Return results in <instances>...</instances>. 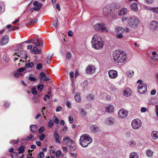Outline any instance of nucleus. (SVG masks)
<instances>
[{
	"mask_svg": "<svg viewBox=\"0 0 158 158\" xmlns=\"http://www.w3.org/2000/svg\"><path fill=\"white\" fill-rule=\"evenodd\" d=\"M154 152L150 149H148L146 151L147 156L149 157H151L153 155Z\"/></svg>",
	"mask_w": 158,
	"mask_h": 158,
	"instance_id": "nucleus-31",
	"label": "nucleus"
},
{
	"mask_svg": "<svg viewBox=\"0 0 158 158\" xmlns=\"http://www.w3.org/2000/svg\"><path fill=\"white\" fill-rule=\"evenodd\" d=\"M114 111L113 106L111 105H109V113L113 112Z\"/></svg>",
	"mask_w": 158,
	"mask_h": 158,
	"instance_id": "nucleus-42",
	"label": "nucleus"
},
{
	"mask_svg": "<svg viewBox=\"0 0 158 158\" xmlns=\"http://www.w3.org/2000/svg\"><path fill=\"white\" fill-rule=\"evenodd\" d=\"M127 12V9L126 8H123L120 9L118 12V15L120 16H122L125 15Z\"/></svg>",
	"mask_w": 158,
	"mask_h": 158,
	"instance_id": "nucleus-16",
	"label": "nucleus"
},
{
	"mask_svg": "<svg viewBox=\"0 0 158 158\" xmlns=\"http://www.w3.org/2000/svg\"><path fill=\"white\" fill-rule=\"evenodd\" d=\"M33 137V135L31 134H30L26 138H23L20 141L21 143H23L24 141H29Z\"/></svg>",
	"mask_w": 158,
	"mask_h": 158,
	"instance_id": "nucleus-26",
	"label": "nucleus"
},
{
	"mask_svg": "<svg viewBox=\"0 0 158 158\" xmlns=\"http://www.w3.org/2000/svg\"><path fill=\"white\" fill-rule=\"evenodd\" d=\"M30 128L31 132L35 133L37 130V126L36 125H31Z\"/></svg>",
	"mask_w": 158,
	"mask_h": 158,
	"instance_id": "nucleus-24",
	"label": "nucleus"
},
{
	"mask_svg": "<svg viewBox=\"0 0 158 158\" xmlns=\"http://www.w3.org/2000/svg\"><path fill=\"white\" fill-rule=\"evenodd\" d=\"M151 136L153 139H157L158 138V132L156 131H153L152 133Z\"/></svg>",
	"mask_w": 158,
	"mask_h": 158,
	"instance_id": "nucleus-25",
	"label": "nucleus"
},
{
	"mask_svg": "<svg viewBox=\"0 0 158 158\" xmlns=\"http://www.w3.org/2000/svg\"><path fill=\"white\" fill-rule=\"evenodd\" d=\"M72 56V55L70 52H68L66 55V58L68 60H70Z\"/></svg>",
	"mask_w": 158,
	"mask_h": 158,
	"instance_id": "nucleus-47",
	"label": "nucleus"
},
{
	"mask_svg": "<svg viewBox=\"0 0 158 158\" xmlns=\"http://www.w3.org/2000/svg\"><path fill=\"white\" fill-rule=\"evenodd\" d=\"M94 28L95 30L98 31L107 32L108 30L105 26V25L103 23H98L96 24Z\"/></svg>",
	"mask_w": 158,
	"mask_h": 158,
	"instance_id": "nucleus-4",
	"label": "nucleus"
},
{
	"mask_svg": "<svg viewBox=\"0 0 158 158\" xmlns=\"http://www.w3.org/2000/svg\"><path fill=\"white\" fill-rule=\"evenodd\" d=\"M80 110V113L81 114V115H83V116L85 117L86 114L87 113L83 109H81Z\"/></svg>",
	"mask_w": 158,
	"mask_h": 158,
	"instance_id": "nucleus-36",
	"label": "nucleus"
},
{
	"mask_svg": "<svg viewBox=\"0 0 158 158\" xmlns=\"http://www.w3.org/2000/svg\"><path fill=\"white\" fill-rule=\"evenodd\" d=\"M158 23L156 21H153L150 23V27L152 29H156L157 28Z\"/></svg>",
	"mask_w": 158,
	"mask_h": 158,
	"instance_id": "nucleus-17",
	"label": "nucleus"
},
{
	"mask_svg": "<svg viewBox=\"0 0 158 158\" xmlns=\"http://www.w3.org/2000/svg\"><path fill=\"white\" fill-rule=\"evenodd\" d=\"M73 142V141L71 139L69 140V141H68L67 142H66V144H64L65 145H67L73 148V150H75L76 149V147H74V146H72V143Z\"/></svg>",
	"mask_w": 158,
	"mask_h": 158,
	"instance_id": "nucleus-27",
	"label": "nucleus"
},
{
	"mask_svg": "<svg viewBox=\"0 0 158 158\" xmlns=\"http://www.w3.org/2000/svg\"><path fill=\"white\" fill-rule=\"evenodd\" d=\"M134 72L132 70H130L127 72V73L128 77H131L134 74Z\"/></svg>",
	"mask_w": 158,
	"mask_h": 158,
	"instance_id": "nucleus-34",
	"label": "nucleus"
},
{
	"mask_svg": "<svg viewBox=\"0 0 158 158\" xmlns=\"http://www.w3.org/2000/svg\"><path fill=\"white\" fill-rule=\"evenodd\" d=\"M29 80L31 81H35L36 80V79L33 77L30 76L29 77Z\"/></svg>",
	"mask_w": 158,
	"mask_h": 158,
	"instance_id": "nucleus-58",
	"label": "nucleus"
},
{
	"mask_svg": "<svg viewBox=\"0 0 158 158\" xmlns=\"http://www.w3.org/2000/svg\"><path fill=\"white\" fill-rule=\"evenodd\" d=\"M103 15L107 17L109 15V9L108 6L104 7L102 10Z\"/></svg>",
	"mask_w": 158,
	"mask_h": 158,
	"instance_id": "nucleus-20",
	"label": "nucleus"
},
{
	"mask_svg": "<svg viewBox=\"0 0 158 158\" xmlns=\"http://www.w3.org/2000/svg\"><path fill=\"white\" fill-rule=\"evenodd\" d=\"M95 70V68L94 66L89 65L87 67L86 69V72L87 73L90 74L93 73Z\"/></svg>",
	"mask_w": 158,
	"mask_h": 158,
	"instance_id": "nucleus-11",
	"label": "nucleus"
},
{
	"mask_svg": "<svg viewBox=\"0 0 158 158\" xmlns=\"http://www.w3.org/2000/svg\"><path fill=\"white\" fill-rule=\"evenodd\" d=\"M114 123V119L112 118H109V124H113Z\"/></svg>",
	"mask_w": 158,
	"mask_h": 158,
	"instance_id": "nucleus-51",
	"label": "nucleus"
},
{
	"mask_svg": "<svg viewBox=\"0 0 158 158\" xmlns=\"http://www.w3.org/2000/svg\"><path fill=\"white\" fill-rule=\"evenodd\" d=\"M18 140H12L10 141V143L13 144L14 145L15 144H16V143H18Z\"/></svg>",
	"mask_w": 158,
	"mask_h": 158,
	"instance_id": "nucleus-60",
	"label": "nucleus"
},
{
	"mask_svg": "<svg viewBox=\"0 0 158 158\" xmlns=\"http://www.w3.org/2000/svg\"><path fill=\"white\" fill-rule=\"evenodd\" d=\"M147 90V86L144 84H139L138 86V92L140 94L145 93Z\"/></svg>",
	"mask_w": 158,
	"mask_h": 158,
	"instance_id": "nucleus-7",
	"label": "nucleus"
},
{
	"mask_svg": "<svg viewBox=\"0 0 158 158\" xmlns=\"http://www.w3.org/2000/svg\"><path fill=\"white\" fill-rule=\"evenodd\" d=\"M44 130V128L43 126L41 127L39 130V133L41 134H42Z\"/></svg>",
	"mask_w": 158,
	"mask_h": 158,
	"instance_id": "nucleus-46",
	"label": "nucleus"
},
{
	"mask_svg": "<svg viewBox=\"0 0 158 158\" xmlns=\"http://www.w3.org/2000/svg\"><path fill=\"white\" fill-rule=\"evenodd\" d=\"M139 24V20L136 17L132 16L128 19L127 25L131 28L135 29Z\"/></svg>",
	"mask_w": 158,
	"mask_h": 158,
	"instance_id": "nucleus-3",
	"label": "nucleus"
},
{
	"mask_svg": "<svg viewBox=\"0 0 158 158\" xmlns=\"http://www.w3.org/2000/svg\"><path fill=\"white\" fill-rule=\"evenodd\" d=\"M127 59V56L125 54H123L122 52L120 54L117 62L118 63H123Z\"/></svg>",
	"mask_w": 158,
	"mask_h": 158,
	"instance_id": "nucleus-12",
	"label": "nucleus"
},
{
	"mask_svg": "<svg viewBox=\"0 0 158 158\" xmlns=\"http://www.w3.org/2000/svg\"><path fill=\"white\" fill-rule=\"evenodd\" d=\"M61 153V151L60 150H58L56 152V156L59 157L60 156Z\"/></svg>",
	"mask_w": 158,
	"mask_h": 158,
	"instance_id": "nucleus-57",
	"label": "nucleus"
},
{
	"mask_svg": "<svg viewBox=\"0 0 158 158\" xmlns=\"http://www.w3.org/2000/svg\"><path fill=\"white\" fill-rule=\"evenodd\" d=\"M74 98L77 102H80L81 99L79 93L77 92L76 93Z\"/></svg>",
	"mask_w": 158,
	"mask_h": 158,
	"instance_id": "nucleus-32",
	"label": "nucleus"
},
{
	"mask_svg": "<svg viewBox=\"0 0 158 158\" xmlns=\"http://www.w3.org/2000/svg\"><path fill=\"white\" fill-rule=\"evenodd\" d=\"M25 147L23 146H21L19 148V151L18 153H22L24 152L25 151L24 149Z\"/></svg>",
	"mask_w": 158,
	"mask_h": 158,
	"instance_id": "nucleus-35",
	"label": "nucleus"
},
{
	"mask_svg": "<svg viewBox=\"0 0 158 158\" xmlns=\"http://www.w3.org/2000/svg\"><path fill=\"white\" fill-rule=\"evenodd\" d=\"M9 37L7 35H5L2 37L0 41L1 45H4L7 43L9 41Z\"/></svg>",
	"mask_w": 158,
	"mask_h": 158,
	"instance_id": "nucleus-14",
	"label": "nucleus"
},
{
	"mask_svg": "<svg viewBox=\"0 0 158 158\" xmlns=\"http://www.w3.org/2000/svg\"><path fill=\"white\" fill-rule=\"evenodd\" d=\"M90 129L92 131L94 132H97L99 130L98 126L96 125H93L90 127Z\"/></svg>",
	"mask_w": 158,
	"mask_h": 158,
	"instance_id": "nucleus-21",
	"label": "nucleus"
},
{
	"mask_svg": "<svg viewBox=\"0 0 158 158\" xmlns=\"http://www.w3.org/2000/svg\"><path fill=\"white\" fill-rule=\"evenodd\" d=\"M123 35L121 33L116 35V37L118 39H121L123 37Z\"/></svg>",
	"mask_w": 158,
	"mask_h": 158,
	"instance_id": "nucleus-59",
	"label": "nucleus"
},
{
	"mask_svg": "<svg viewBox=\"0 0 158 158\" xmlns=\"http://www.w3.org/2000/svg\"><path fill=\"white\" fill-rule=\"evenodd\" d=\"M69 140H71L69 137L67 136L63 138V141L64 144H66V142L68 141H69Z\"/></svg>",
	"mask_w": 158,
	"mask_h": 158,
	"instance_id": "nucleus-45",
	"label": "nucleus"
},
{
	"mask_svg": "<svg viewBox=\"0 0 158 158\" xmlns=\"http://www.w3.org/2000/svg\"><path fill=\"white\" fill-rule=\"evenodd\" d=\"M111 12L112 13V14L111 15V18L113 20L116 19H117V16L116 14L114 13L115 12L112 11Z\"/></svg>",
	"mask_w": 158,
	"mask_h": 158,
	"instance_id": "nucleus-40",
	"label": "nucleus"
},
{
	"mask_svg": "<svg viewBox=\"0 0 158 158\" xmlns=\"http://www.w3.org/2000/svg\"><path fill=\"white\" fill-rule=\"evenodd\" d=\"M131 90L128 88H126L123 92V94L125 96H130L131 95Z\"/></svg>",
	"mask_w": 158,
	"mask_h": 158,
	"instance_id": "nucleus-18",
	"label": "nucleus"
},
{
	"mask_svg": "<svg viewBox=\"0 0 158 158\" xmlns=\"http://www.w3.org/2000/svg\"><path fill=\"white\" fill-rule=\"evenodd\" d=\"M2 59L4 61L6 62H8L9 60V58L6 56H3Z\"/></svg>",
	"mask_w": 158,
	"mask_h": 158,
	"instance_id": "nucleus-49",
	"label": "nucleus"
},
{
	"mask_svg": "<svg viewBox=\"0 0 158 158\" xmlns=\"http://www.w3.org/2000/svg\"><path fill=\"white\" fill-rule=\"evenodd\" d=\"M128 114V112L123 109L119 110L118 112V116L121 118H126Z\"/></svg>",
	"mask_w": 158,
	"mask_h": 158,
	"instance_id": "nucleus-8",
	"label": "nucleus"
},
{
	"mask_svg": "<svg viewBox=\"0 0 158 158\" xmlns=\"http://www.w3.org/2000/svg\"><path fill=\"white\" fill-rule=\"evenodd\" d=\"M44 156V154L43 152H41L37 155L38 158H43Z\"/></svg>",
	"mask_w": 158,
	"mask_h": 158,
	"instance_id": "nucleus-38",
	"label": "nucleus"
},
{
	"mask_svg": "<svg viewBox=\"0 0 158 158\" xmlns=\"http://www.w3.org/2000/svg\"><path fill=\"white\" fill-rule=\"evenodd\" d=\"M54 123L52 120H50L48 124V126L50 127H52L54 125Z\"/></svg>",
	"mask_w": 158,
	"mask_h": 158,
	"instance_id": "nucleus-44",
	"label": "nucleus"
},
{
	"mask_svg": "<svg viewBox=\"0 0 158 158\" xmlns=\"http://www.w3.org/2000/svg\"><path fill=\"white\" fill-rule=\"evenodd\" d=\"M52 58V57H49L48 56L47 58V63L48 64H49L51 62V60Z\"/></svg>",
	"mask_w": 158,
	"mask_h": 158,
	"instance_id": "nucleus-53",
	"label": "nucleus"
},
{
	"mask_svg": "<svg viewBox=\"0 0 158 158\" xmlns=\"http://www.w3.org/2000/svg\"><path fill=\"white\" fill-rule=\"evenodd\" d=\"M31 91L32 93L34 95H36L37 94V92L35 89V88L34 87L32 88L31 89Z\"/></svg>",
	"mask_w": 158,
	"mask_h": 158,
	"instance_id": "nucleus-41",
	"label": "nucleus"
},
{
	"mask_svg": "<svg viewBox=\"0 0 158 158\" xmlns=\"http://www.w3.org/2000/svg\"><path fill=\"white\" fill-rule=\"evenodd\" d=\"M69 119L70 123H72L73 122V117L71 116H69Z\"/></svg>",
	"mask_w": 158,
	"mask_h": 158,
	"instance_id": "nucleus-61",
	"label": "nucleus"
},
{
	"mask_svg": "<svg viewBox=\"0 0 158 158\" xmlns=\"http://www.w3.org/2000/svg\"><path fill=\"white\" fill-rule=\"evenodd\" d=\"M33 50L34 52V53L35 54H37L38 53V49L36 47H34L33 48Z\"/></svg>",
	"mask_w": 158,
	"mask_h": 158,
	"instance_id": "nucleus-48",
	"label": "nucleus"
},
{
	"mask_svg": "<svg viewBox=\"0 0 158 158\" xmlns=\"http://www.w3.org/2000/svg\"><path fill=\"white\" fill-rule=\"evenodd\" d=\"M68 34L69 36L72 37L73 35V32L71 31H69L68 32Z\"/></svg>",
	"mask_w": 158,
	"mask_h": 158,
	"instance_id": "nucleus-63",
	"label": "nucleus"
},
{
	"mask_svg": "<svg viewBox=\"0 0 158 158\" xmlns=\"http://www.w3.org/2000/svg\"><path fill=\"white\" fill-rule=\"evenodd\" d=\"M80 141V144L81 146L85 148L92 142L93 140L89 135L86 134L83 135L81 136Z\"/></svg>",
	"mask_w": 158,
	"mask_h": 158,
	"instance_id": "nucleus-2",
	"label": "nucleus"
},
{
	"mask_svg": "<svg viewBox=\"0 0 158 158\" xmlns=\"http://www.w3.org/2000/svg\"><path fill=\"white\" fill-rule=\"evenodd\" d=\"M38 19L37 18L33 20L29 21L27 24V26L32 25L33 24L37 22L38 21Z\"/></svg>",
	"mask_w": 158,
	"mask_h": 158,
	"instance_id": "nucleus-33",
	"label": "nucleus"
},
{
	"mask_svg": "<svg viewBox=\"0 0 158 158\" xmlns=\"http://www.w3.org/2000/svg\"><path fill=\"white\" fill-rule=\"evenodd\" d=\"M129 158H138V155L136 152H133L130 153Z\"/></svg>",
	"mask_w": 158,
	"mask_h": 158,
	"instance_id": "nucleus-29",
	"label": "nucleus"
},
{
	"mask_svg": "<svg viewBox=\"0 0 158 158\" xmlns=\"http://www.w3.org/2000/svg\"><path fill=\"white\" fill-rule=\"evenodd\" d=\"M33 5L35 7L30 9L31 12H33L34 10L39 11L41 9L42 4L39 3L37 1H35L33 2Z\"/></svg>",
	"mask_w": 158,
	"mask_h": 158,
	"instance_id": "nucleus-6",
	"label": "nucleus"
},
{
	"mask_svg": "<svg viewBox=\"0 0 158 158\" xmlns=\"http://www.w3.org/2000/svg\"><path fill=\"white\" fill-rule=\"evenodd\" d=\"M45 135L44 134H42L41 136H40V139L41 141H43L45 137Z\"/></svg>",
	"mask_w": 158,
	"mask_h": 158,
	"instance_id": "nucleus-54",
	"label": "nucleus"
},
{
	"mask_svg": "<svg viewBox=\"0 0 158 158\" xmlns=\"http://www.w3.org/2000/svg\"><path fill=\"white\" fill-rule=\"evenodd\" d=\"M34 44L36 46L40 47H43V43L42 40H39L37 39L36 42H34Z\"/></svg>",
	"mask_w": 158,
	"mask_h": 158,
	"instance_id": "nucleus-22",
	"label": "nucleus"
},
{
	"mask_svg": "<svg viewBox=\"0 0 158 158\" xmlns=\"http://www.w3.org/2000/svg\"><path fill=\"white\" fill-rule=\"evenodd\" d=\"M25 69V66L24 67H22L19 69L18 72L19 73H21Z\"/></svg>",
	"mask_w": 158,
	"mask_h": 158,
	"instance_id": "nucleus-55",
	"label": "nucleus"
},
{
	"mask_svg": "<svg viewBox=\"0 0 158 158\" xmlns=\"http://www.w3.org/2000/svg\"><path fill=\"white\" fill-rule=\"evenodd\" d=\"M15 55L18 56V57L21 58H24L25 60H26L27 57V52L26 51L23 50L20 51L18 53H15Z\"/></svg>",
	"mask_w": 158,
	"mask_h": 158,
	"instance_id": "nucleus-9",
	"label": "nucleus"
},
{
	"mask_svg": "<svg viewBox=\"0 0 158 158\" xmlns=\"http://www.w3.org/2000/svg\"><path fill=\"white\" fill-rule=\"evenodd\" d=\"M54 137L55 139V142L56 143H60V141L59 140V136L58 134L55 132L53 134Z\"/></svg>",
	"mask_w": 158,
	"mask_h": 158,
	"instance_id": "nucleus-23",
	"label": "nucleus"
},
{
	"mask_svg": "<svg viewBox=\"0 0 158 158\" xmlns=\"http://www.w3.org/2000/svg\"><path fill=\"white\" fill-rule=\"evenodd\" d=\"M19 29V27L17 26H15L13 27L12 28L10 29V30L14 31L15 29Z\"/></svg>",
	"mask_w": 158,
	"mask_h": 158,
	"instance_id": "nucleus-62",
	"label": "nucleus"
},
{
	"mask_svg": "<svg viewBox=\"0 0 158 158\" xmlns=\"http://www.w3.org/2000/svg\"><path fill=\"white\" fill-rule=\"evenodd\" d=\"M120 6V4L116 3H113L110 4V12L112 11L115 12V10L119 8Z\"/></svg>",
	"mask_w": 158,
	"mask_h": 158,
	"instance_id": "nucleus-10",
	"label": "nucleus"
},
{
	"mask_svg": "<svg viewBox=\"0 0 158 158\" xmlns=\"http://www.w3.org/2000/svg\"><path fill=\"white\" fill-rule=\"evenodd\" d=\"M46 74L44 72H42L40 73L39 76V78L40 80H42L43 78L45 77Z\"/></svg>",
	"mask_w": 158,
	"mask_h": 158,
	"instance_id": "nucleus-37",
	"label": "nucleus"
},
{
	"mask_svg": "<svg viewBox=\"0 0 158 158\" xmlns=\"http://www.w3.org/2000/svg\"><path fill=\"white\" fill-rule=\"evenodd\" d=\"M30 61V60H29L28 62H27V61H25V62H26L24 66L25 69H28L29 68H31L34 66V64L33 62H29Z\"/></svg>",
	"mask_w": 158,
	"mask_h": 158,
	"instance_id": "nucleus-19",
	"label": "nucleus"
},
{
	"mask_svg": "<svg viewBox=\"0 0 158 158\" xmlns=\"http://www.w3.org/2000/svg\"><path fill=\"white\" fill-rule=\"evenodd\" d=\"M101 38L97 35H94L92 38L91 43L92 47L96 49H100L102 48L103 44Z\"/></svg>",
	"mask_w": 158,
	"mask_h": 158,
	"instance_id": "nucleus-1",
	"label": "nucleus"
},
{
	"mask_svg": "<svg viewBox=\"0 0 158 158\" xmlns=\"http://www.w3.org/2000/svg\"><path fill=\"white\" fill-rule=\"evenodd\" d=\"M150 10L153 12L158 14V7L152 8L150 9Z\"/></svg>",
	"mask_w": 158,
	"mask_h": 158,
	"instance_id": "nucleus-39",
	"label": "nucleus"
},
{
	"mask_svg": "<svg viewBox=\"0 0 158 158\" xmlns=\"http://www.w3.org/2000/svg\"><path fill=\"white\" fill-rule=\"evenodd\" d=\"M131 9L134 11H137L138 10L137 5L136 3H133L131 5Z\"/></svg>",
	"mask_w": 158,
	"mask_h": 158,
	"instance_id": "nucleus-28",
	"label": "nucleus"
},
{
	"mask_svg": "<svg viewBox=\"0 0 158 158\" xmlns=\"http://www.w3.org/2000/svg\"><path fill=\"white\" fill-rule=\"evenodd\" d=\"M120 54L121 52L119 50H116L115 51L113 52V59L115 61L117 62Z\"/></svg>",
	"mask_w": 158,
	"mask_h": 158,
	"instance_id": "nucleus-15",
	"label": "nucleus"
},
{
	"mask_svg": "<svg viewBox=\"0 0 158 158\" xmlns=\"http://www.w3.org/2000/svg\"><path fill=\"white\" fill-rule=\"evenodd\" d=\"M124 31V30L121 27H117L115 28V32L121 34Z\"/></svg>",
	"mask_w": 158,
	"mask_h": 158,
	"instance_id": "nucleus-30",
	"label": "nucleus"
},
{
	"mask_svg": "<svg viewBox=\"0 0 158 158\" xmlns=\"http://www.w3.org/2000/svg\"><path fill=\"white\" fill-rule=\"evenodd\" d=\"M42 64L41 63H39L37 65L36 67V68L37 69L39 70L42 68Z\"/></svg>",
	"mask_w": 158,
	"mask_h": 158,
	"instance_id": "nucleus-52",
	"label": "nucleus"
},
{
	"mask_svg": "<svg viewBox=\"0 0 158 158\" xmlns=\"http://www.w3.org/2000/svg\"><path fill=\"white\" fill-rule=\"evenodd\" d=\"M156 108L155 109V111L156 112V115L158 117V106L156 105Z\"/></svg>",
	"mask_w": 158,
	"mask_h": 158,
	"instance_id": "nucleus-64",
	"label": "nucleus"
},
{
	"mask_svg": "<svg viewBox=\"0 0 158 158\" xmlns=\"http://www.w3.org/2000/svg\"><path fill=\"white\" fill-rule=\"evenodd\" d=\"M58 22V19H56V22L55 23H53V26L56 28H57L58 27V25H57Z\"/></svg>",
	"mask_w": 158,
	"mask_h": 158,
	"instance_id": "nucleus-56",
	"label": "nucleus"
},
{
	"mask_svg": "<svg viewBox=\"0 0 158 158\" xmlns=\"http://www.w3.org/2000/svg\"><path fill=\"white\" fill-rule=\"evenodd\" d=\"M44 87L43 85H39V84L37 86V89L38 90L40 91V92L41 91L42 89L44 88Z\"/></svg>",
	"mask_w": 158,
	"mask_h": 158,
	"instance_id": "nucleus-43",
	"label": "nucleus"
},
{
	"mask_svg": "<svg viewBox=\"0 0 158 158\" xmlns=\"http://www.w3.org/2000/svg\"><path fill=\"white\" fill-rule=\"evenodd\" d=\"M87 98L89 100H93L94 99V96L92 94H89L87 96Z\"/></svg>",
	"mask_w": 158,
	"mask_h": 158,
	"instance_id": "nucleus-50",
	"label": "nucleus"
},
{
	"mask_svg": "<svg viewBox=\"0 0 158 158\" xmlns=\"http://www.w3.org/2000/svg\"><path fill=\"white\" fill-rule=\"evenodd\" d=\"M117 72L114 70H109V77L111 78H115L117 77Z\"/></svg>",
	"mask_w": 158,
	"mask_h": 158,
	"instance_id": "nucleus-13",
	"label": "nucleus"
},
{
	"mask_svg": "<svg viewBox=\"0 0 158 158\" xmlns=\"http://www.w3.org/2000/svg\"><path fill=\"white\" fill-rule=\"evenodd\" d=\"M141 125V122L139 119L138 118L134 119L131 122V126L134 129H138Z\"/></svg>",
	"mask_w": 158,
	"mask_h": 158,
	"instance_id": "nucleus-5",
	"label": "nucleus"
}]
</instances>
